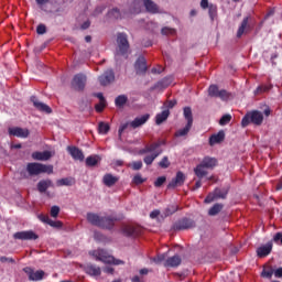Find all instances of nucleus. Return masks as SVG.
<instances>
[{
	"label": "nucleus",
	"instance_id": "79ce46f5",
	"mask_svg": "<svg viewBox=\"0 0 282 282\" xmlns=\"http://www.w3.org/2000/svg\"><path fill=\"white\" fill-rule=\"evenodd\" d=\"M98 131L100 134H108V132L110 131V124L106 122H99Z\"/></svg>",
	"mask_w": 282,
	"mask_h": 282
},
{
	"label": "nucleus",
	"instance_id": "ddd939ff",
	"mask_svg": "<svg viewBox=\"0 0 282 282\" xmlns=\"http://www.w3.org/2000/svg\"><path fill=\"white\" fill-rule=\"evenodd\" d=\"M8 133L9 135H13L17 138H29L30 135V130L29 129H23V128H19V127H12L8 129Z\"/></svg>",
	"mask_w": 282,
	"mask_h": 282
},
{
	"label": "nucleus",
	"instance_id": "338daca9",
	"mask_svg": "<svg viewBox=\"0 0 282 282\" xmlns=\"http://www.w3.org/2000/svg\"><path fill=\"white\" fill-rule=\"evenodd\" d=\"M273 274L276 279H282V267H280L275 271H273Z\"/></svg>",
	"mask_w": 282,
	"mask_h": 282
},
{
	"label": "nucleus",
	"instance_id": "774afa93",
	"mask_svg": "<svg viewBox=\"0 0 282 282\" xmlns=\"http://www.w3.org/2000/svg\"><path fill=\"white\" fill-rule=\"evenodd\" d=\"M210 4H208V0H202L200 1V8L204 10L209 9Z\"/></svg>",
	"mask_w": 282,
	"mask_h": 282
},
{
	"label": "nucleus",
	"instance_id": "6e6552de",
	"mask_svg": "<svg viewBox=\"0 0 282 282\" xmlns=\"http://www.w3.org/2000/svg\"><path fill=\"white\" fill-rule=\"evenodd\" d=\"M227 196H228V189L215 188V191L213 193H209L207 195V197L205 198V203L210 204L217 198L226 199Z\"/></svg>",
	"mask_w": 282,
	"mask_h": 282
},
{
	"label": "nucleus",
	"instance_id": "412c9836",
	"mask_svg": "<svg viewBox=\"0 0 282 282\" xmlns=\"http://www.w3.org/2000/svg\"><path fill=\"white\" fill-rule=\"evenodd\" d=\"M151 118V115L150 113H145L141 117H137L131 123L130 126L133 128V129H137L143 124H145Z\"/></svg>",
	"mask_w": 282,
	"mask_h": 282
},
{
	"label": "nucleus",
	"instance_id": "20e7f679",
	"mask_svg": "<svg viewBox=\"0 0 282 282\" xmlns=\"http://www.w3.org/2000/svg\"><path fill=\"white\" fill-rule=\"evenodd\" d=\"M263 121V115L262 112L258 110H253L251 112H248L241 120V126L246 128L249 126V123H253L256 126H261Z\"/></svg>",
	"mask_w": 282,
	"mask_h": 282
},
{
	"label": "nucleus",
	"instance_id": "f3484780",
	"mask_svg": "<svg viewBox=\"0 0 282 282\" xmlns=\"http://www.w3.org/2000/svg\"><path fill=\"white\" fill-rule=\"evenodd\" d=\"M96 261H101V263H112V256H107L106 251L99 249L93 252Z\"/></svg>",
	"mask_w": 282,
	"mask_h": 282
},
{
	"label": "nucleus",
	"instance_id": "e433bc0d",
	"mask_svg": "<svg viewBox=\"0 0 282 282\" xmlns=\"http://www.w3.org/2000/svg\"><path fill=\"white\" fill-rule=\"evenodd\" d=\"M109 20H118L121 18V11L118 8H115L107 13Z\"/></svg>",
	"mask_w": 282,
	"mask_h": 282
},
{
	"label": "nucleus",
	"instance_id": "c03bdc74",
	"mask_svg": "<svg viewBox=\"0 0 282 282\" xmlns=\"http://www.w3.org/2000/svg\"><path fill=\"white\" fill-rule=\"evenodd\" d=\"M208 14L212 21H215V18H217V6L210 4L208 8Z\"/></svg>",
	"mask_w": 282,
	"mask_h": 282
},
{
	"label": "nucleus",
	"instance_id": "6e6d98bb",
	"mask_svg": "<svg viewBox=\"0 0 282 282\" xmlns=\"http://www.w3.org/2000/svg\"><path fill=\"white\" fill-rule=\"evenodd\" d=\"M217 98H220L221 100H228L229 94L228 91H226V89H221Z\"/></svg>",
	"mask_w": 282,
	"mask_h": 282
},
{
	"label": "nucleus",
	"instance_id": "09e8293b",
	"mask_svg": "<svg viewBox=\"0 0 282 282\" xmlns=\"http://www.w3.org/2000/svg\"><path fill=\"white\" fill-rule=\"evenodd\" d=\"M231 120V116L230 115H224L220 120H219V124L220 126H226L230 122Z\"/></svg>",
	"mask_w": 282,
	"mask_h": 282
},
{
	"label": "nucleus",
	"instance_id": "0e129e2a",
	"mask_svg": "<svg viewBox=\"0 0 282 282\" xmlns=\"http://www.w3.org/2000/svg\"><path fill=\"white\" fill-rule=\"evenodd\" d=\"M39 219H40V221H42L43 224H50V221H51V218L48 217V216H45V215H40L39 216Z\"/></svg>",
	"mask_w": 282,
	"mask_h": 282
},
{
	"label": "nucleus",
	"instance_id": "69168bd1",
	"mask_svg": "<svg viewBox=\"0 0 282 282\" xmlns=\"http://www.w3.org/2000/svg\"><path fill=\"white\" fill-rule=\"evenodd\" d=\"M273 241H275V243H279L280 241L282 246V232L275 234V236L273 237Z\"/></svg>",
	"mask_w": 282,
	"mask_h": 282
},
{
	"label": "nucleus",
	"instance_id": "423d86ee",
	"mask_svg": "<svg viewBox=\"0 0 282 282\" xmlns=\"http://www.w3.org/2000/svg\"><path fill=\"white\" fill-rule=\"evenodd\" d=\"M13 239H18L20 241H36V239H39V235L33 230L18 231L13 234Z\"/></svg>",
	"mask_w": 282,
	"mask_h": 282
},
{
	"label": "nucleus",
	"instance_id": "13d9d810",
	"mask_svg": "<svg viewBox=\"0 0 282 282\" xmlns=\"http://www.w3.org/2000/svg\"><path fill=\"white\" fill-rule=\"evenodd\" d=\"M132 169L134 171H139L143 167V162L142 161H135V162H132Z\"/></svg>",
	"mask_w": 282,
	"mask_h": 282
},
{
	"label": "nucleus",
	"instance_id": "680f3d73",
	"mask_svg": "<svg viewBox=\"0 0 282 282\" xmlns=\"http://www.w3.org/2000/svg\"><path fill=\"white\" fill-rule=\"evenodd\" d=\"M110 263H113V265H124L126 264V262L123 260L116 259L115 257H111Z\"/></svg>",
	"mask_w": 282,
	"mask_h": 282
},
{
	"label": "nucleus",
	"instance_id": "6ab92c4d",
	"mask_svg": "<svg viewBox=\"0 0 282 282\" xmlns=\"http://www.w3.org/2000/svg\"><path fill=\"white\" fill-rule=\"evenodd\" d=\"M67 151L75 161L83 162L85 160L84 152L77 147H67Z\"/></svg>",
	"mask_w": 282,
	"mask_h": 282
},
{
	"label": "nucleus",
	"instance_id": "a878e982",
	"mask_svg": "<svg viewBox=\"0 0 282 282\" xmlns=\"http://www.w3.org/2000/svg\"><path fill=\"white\" fill-rule=\"evenodd\" d=\"M200 165L205 166L207 170H213L215 169V166H217V159L205 156L202 160Z\"/></svg>",
	"mask_w": 282,
	"mask_h": 282
},
{
	"label": "nucleus",
	"instance_id": "603ef678",
	"mask_svg": "<svg viewBox=\"0 0 282 282\" xmlns=\"http://www.w3.org/2000/svg\"><path fill=\"white\" fill-rule=\"evenodd\" d=\"M0 263H17V261L13 258H8L6 256L0 257Z\"/></svg>",
	"mask_w": 282,
	"mask_h": 282
},
{
	"label": "nucleus",
	"instance_id": "5701e85b",
	"mask_svg": "<svg viewBox=\"0 0 282 282\" xmlns=\"http://www.w3.org/2000/svg\"><path fill=\"white\" fill-rule=\"evenodd\" d=\"M122 232L126 237H139L141 235V229L134 226H126L123 227Z\"/></svg>",
	"mask_w": 282,
	"mask_h": 282
},
{
	"label": "nucleus",
	"instance_id": "4d7b16f0",
	"mask_svg": "<svg viewBox=\"0 0 282 282\" xmlns=\"http://www.w3.org/2000/svg\"><path fill=\"white\" fill-rule=\"evenodd\" d=\"M105 10H106V7H105V6L97 7V8L95 9V11L93 12V15H94V17H98V15H100L101 13H104Z\"/></svg>",
	"mask_w": 282,
	"mask_h": 282
},
{
	"label": "nucleus",
	"instance_id": "7ed1b4c3",
	"mask_svg": "<svg viewBox=\"0 0 282 282\" xmlns=\"http://www.w3.org/2000/svg\"><path fill=\"white\" fill-rule=\"evenodd\" d=\"M130 51V42L128 34L126 33H118L117 34V56H124L128 57V53Z\"/></svg>",
	"mask_w": 282,
	"mask_h": 282
},
{
	"label": "nucleus",
	"instance_id": "7c9ffc66",
	"mask_svg": "<svg viewBox=\"0 0 282 282\" xmlns=\"http://www.w3.org/2000/svg\"><path fill=\"white\" fill-rule=\"evenodd\" d=\"M220 210H224V204L216 203L212 208L208 210L209 217H215L219 215Z\"/></svg>",
	"mask_w": 282,
	"mask_h": 282
},
{
	"label": "nucleus",
	"instance_id": "393cba45",
	"mask_svg": "<svg viewBox=\"0 0 282 282\" xmlns=\"http://www.w3.org/2000/svg\"><path fill=\"white\" fill-rule=\"evenodd\" d=\"M271 250H272V242H268L267 245L261 246L257 249V254L262 259L263 257H268Z\"/></svg>",
	"mask_w": 282,
	"mask_h": 282
},
{
	"label": "nucleus",
	"instance_id": "dca6fc26",
	"mask_svg": "<svg viewBox=\"0 0 282 282\" xmlns=\"http://www.w3.org/2000/svg\"><path fill=\"white\" fill-rule=\"evenodd\" d=\"M134 68H135L137 74H139V75L145 74L148 72L147 58L143 56H139V58L137 59V62L134 64Z\"/></svg>",
	"mask_w": 282,
	"mask_h": 282
},
{
	"label": "nucleus",
	"instance_id": "37998d69",
	"mask_svg": "<svg viewBox=\"0 0 282 282\" xmlns=\"http://www.w3.org/2000/svg\"><path fill=\"white\" fill-rule=\"evenodd\" d=\"M219 87H217V85H212L209 86V89H208V95L210 97H215V98H218L219 97Z\"/></svg>",
	"mask_w": 282,
	"mask_h": 282
},
{
	"label": "nucleus",
	"instance_id": "c9c22d12",
	"mask_svg": "<svg viewBox=\"0 0 282 282\" xmlns=\"http://www.w3.org/2000/svg\"><path fill=\"white\" fill-rule=\"evenodd\" d=\"M177 210H180V206L172 204L165 208L164 215H165V217H171V215H175V213H177Z\"/></svg>",
	"mask_w": 282,
	"mask_h": 282
},
{
	"label": "nucleus",
	"instance_id": "de8ad7c7",
	"mask_svg": "<svg viewBox=\"0 0 282 282\" xmlns=\"http://www.w3.org/2000/svg\"><path fill=\"white\" fill-rule=\"evenodd\" d=\"M147 180L142 177L141 174H137L135 176H133L132 178V182L135 184V185H141L145 182Z\"/></svg>",
	"mask_w": 282,
	"mask_h": 282
},
{
	"label": "nucleus",
	"instance_id": "473e14b6",
	"mask_svg": "<svg viewBox=\"0 0 282 282\" xmlns=\"http://www.w3.org/2000/svg\"><path fill=\"white\" fill-rule=\"evenodd\" d=\"M160 154H162V151H161V150H158V151H155L154 153H152L151 155L144 156L143 162H144L147 165H151V164H153V162L156 160V158L160 156Z\"/></svg>",
	"mask_w": 282,
	"mask_h": 282
},
{
	"label": "nucleus",
	"instance_id": "2eb2a0df",
	"mask_svg": "<svg viewBox=\"0 0 282 282\" xmlns=\"http://www.w3.org/2000/svg\"><path fill=\"white\" fill-rule=\"evenodd\" d=\"M84 272L88 274V276H101L102 274L101 268L93 263L84 265Z\"/></svg>",
	"mask_w": 282,
	"mask_h": 282
},
{
	"label": "nucleus",
	"instance_id": "9d476101",
	"mask_svg": "<svg viewBox=\"0 0 282 282\" xmlns=\"http://www.w3.org/2000/svg\"><path fill=\"white\" fill-rule=\"evenodd\" d=\"M98 80L101 86L111 85L116 80V74L113 69H108L104 72V74L98 77Z\"/></svg>",
	"mask_w": 282,
	"mask_h": 282
},
{
	"label": "nucleus",
	"instance_id": "49530a36",
	"mask_svg": "<svg viewBox=\"0 0 282 282\" xmlns=\"http://www.w3.org/2000/svg\"><path fill=\"white\" fill-rule=\"evenodd\" d=\"M59 213H61L59 206L54 205L51 207V217H54L56 219L58 217Z\"/></svg>",
	"mask_w": 282,
	"mask_h": 282
},
{
	"label": "nucleus",
	"instance_id": "ea45409f",
	"mask_svg": "<svg viewBox=\"0 0 282 282\" xmlns=\"http://www.w3.org/2000/svg\"><path fill=\"white\" fill-rule=\"evenodd\" d=\"M191 128H193V124L187 123L183 129H180L175 132V137H184L188 134V132L191 131Z\"/></svg>",
	"mask_w": 282,
	"mask_h": 282
},
{
	"label": "nucleus",
	"instance_id": "f704fd0d",
	"mask_svg": "<svg viewBox=\"0 0 282 282\" xmlns=\"http://www.w3.org/2000/svg\"><path fill=\"white\" fill-rule=\"evenodd\" d=\"M129 101L128 96L126 95H120L115 99V105L116 107L122 108L127 105V102Z\"/></svg>",
	"mask_w": 282,
	"mask_h": 282
},
{
	"label": "nucleus",
	"instance_id": "c756f323",
	"mask_svg": "<svg viewBox=\"0 0 282 282\" xmlns=\"http://www.w3.org/2000/svg\"><path fill=\"white\" fill-rule=\"evenodd\" d=\"M169 115H171V111L169 109L163 110L161 113H158L155 117V123L162 124V122L166 121L169 119Z\"/></svg>",
	"mask_w": 282,
	"mask_h": 282
},
{
	"label": "nucleus",
	"instance_id": "72a5a7b5",
	"mask_svg": "<svg viewBox=\"0 0 282 282\" xmlns=\"http://www.w3.org/2000/svg\"><path fill=\"white\" fill-rule=\"evenodd\" d=\"M249 17L245 18L241 22V25L239 26L238 29V32H237V37H241L242 34L245 33L246 29L248 30L250 26L248 25V22H249Z\"/></svg>",
	"mask_w": 282,
	"mask_h": 282
},
{
	"label": "nucleus",
	"instance_id": "a211bd4d",
	"mask_svg": "<svg viewBox=\"0 0 282 282\" xmlns=\"http://www.w3.org/2000/svg\"><path fill=\"white\" fill-rule=\"evenodd\" d=\"M180 265H182V257L180 254L170 257L164 262V268H180Z\"/></svg>",
	"mask_w": 282,
	"mask_h": 282
},
{
	"label": "nucleus",
	"instance_id": "3c124183",
	"mask_svg": "<svg viewBox=\"0 0 282 282\" xmlns=\"http://www.w3.org/2000/svg\"><path fill=\"white\" fill-rule=\"evenodd\" d=\"M46 32H47V28H46L45 24H40V25H37V28H36V33H37L39 35H43V34H45Z\"/></svg>",
	"mask_w": 282,
	"mask_h": 282
},
{
	"label": "nucleus",
	"instance_id": "aec40b11",
	"mask_svg": "<svg viewBox=\"0 0 282 282\" xmlns=\"http://www.w3.org/2000/svg\"><path fill=\"white\" fill-rule=\"evenodd\" d=\"M142 3L147 10V12L156 14L160 13V7L152 0H142Z\"/></svg>",
	"mask_w": 282,
	"mask_h": 282
},
{
	"label": "nucleus",
	"instance_id": "864d4df0",
	"mask_svg": "<svg viewBox=\"0 0 282 282\" xmlns=\"http://www.w3.org/2000/svg\"><path fill=\"white\" fill-rule=\"evenodd\" d=\"M166 182V176L158 177L154 182L155 187H161Z\"/></svg>",
	"mask_w": 282,
	"mask_h": 282
},
{
	"label": "nucleus",
	"instance_id": "f03ea898",
	"mask_svg": "<svg viewBox=\"0 0 282 282\" xmlns=\"http://www.w3.org/2000/svg\"><path fill=\"white\" fill-rule=\"evenodd\" d=\"M26 172L29 173L30 176L40 175L42 173L53 174L54 173V166L32 162V163L26 164Z\"/></svg>",
	"mask_w": 282,
	"mask_h": 282
},
{
	"label": "nucleus",
	"instance_id": "4468645a",
	"mask_svg": "<svg viewBox=\"0 0 282 282\" xmlns=\"http://www.w3.org/2000/svg\"><path fill=\"white\" fill-rule=\"evenodd\" d=\"M184 182H186V175L184 172L178 171L176 173V176L169 183L167 188H175L177 186L184 185Z\"/></svg>",
	"mask_w": 282,
	"mask_h": 282
},
{
	"label": "nucleus",
	"instance_id": "bf43d9fd",
	"mask_svg": "<svg viewBox=\"0 0 282 282\" xmlns=\"http://www.w3.org/2000/svg\"><path fill=\"white\" fill-rule=\"evenodd\" d=\"M161 33H162L163 35H169V34L173 35V34H175V30H174V29H171V28H163V29L161 30Z\"/></svg>",
	"mask_w": 282,
	"mask_h": 282
},
{
	"label": "nucleus",
	"instance_id": "39448f33",
	"mask_svg": "<svg viewBox=\"0 0 282 282\" xmlns=\"http://www.w3.org/2000/svg\"><path fill=\"white\" fill-rule=\"evenodd\" d=\"M195 226H196L195 220L183 217L173 224L172 230H175V231L191 230L195 228Z\"/></svg>",
	"mask_w": 282,
	"mask_h": 282
},
{
	"label": "nucleus",
	"instance_id": "f257e3e1",
	"mask_svg": "<svg viewBox=\"0 0 282 282\" xmlns=\"http://www.w3.org/2000/svg\"><path fill=\"white\" fill-rule=\"evenodd\" d=\"M86 219L91 226H97V228H102L104 230H113L116 221H118V218L113 216H99L95 213H88Z\"/></svg>",
	"mask_w": 282,
	"mask_h": 282
},
{
	"label": "nucleus",
	"instance_id": "c85d7f7f",
	"mask_svg": "<svg viewBox=\"0 0 282 282\" xmlns=\"http://www.w3.org/2000/svg\"><path fill=\"white\" fill-rule=\"evenodd\" d=\"M194 173H195V175H196L199 180H202V178H204V176L208 175V169L205 167L203 164L199 163V164L196 165V167L194 169Z\"/></svg>",
	"mask_w": 282,
	"mask_h": 282
},
{
	"label": "nucleus",
	"instance_id": "bb28decb",
	"mask_svg": "<svg viewBox=\"0 0 282 282\" xmlns=\"http://www.w3.org/2000/svg\"><path fill=\"white\" fill-rule=\"evenodd\" d=\"M226 139V132L220 130L217 134H213L209 138V145H215L217 143H220Z\"/></svg>",
	"mask_w": 282,
	"mask_h": 282
},
{
	"label": "nucleus",
	"instance_id": "2f4dec72",
	"mask_svg": "<svg viewBox=\"0 0 282 282\" xmlns=\"http://www.w3.org/2000/svg\"><path fill=\"white\" fill-rule=\"evenodd\" d=\"M76 183L73 177H64L56 181L57 186H72Z\"/></svg>",
	"mask_w": 282,
	"mask_h": 282
},
{
	"label": "nucleus",
	"instance_id": "9b49d317",
	"mask_svg": "<svg viewBox=\"0 0 282 282\" xmlns=\"http://www.w3.org/2000/svg\"><path fill=\"white\" fill-rule=\"evenodd\" d=\"M30 100H31V102L33 104L34 108H35L36 110H39L40 112H45V113H47V115H50V113L53 112V109H52L50 106H47L46 104L41 102L37 97L32 96V97L30 98Z\"/></svg>",
	"mask_w": 282,
	"mask_h": 282
},
{
	"label": "nucleus",
	"instance_id": "0eeeda50",
	"mask_svg": "<svg viewBox=\"0 0 282 282\" xmlns=\"http://www.w3.org/2000/svg\"><path fill=\"white\" fill-rule=\"evenodd\" d=\"M23 272H25V274H28L29 276V281L31 282H40L44 279L45 276V271L43 270H37V271H34L32 268L30 267H25L23 269Z\"/></svg>",
	"mask_w": 282,
	"mask_h": 282
},
{
	"label": "nucleus",
	"instance_id": "cd10ccee",
	"mask_svg": "<svg viewBox=\"0 0 282 282\" xmlns=\"http://www.w3.org/2000/svg\"><path fill=\"white\" fill-rule=\"evenodd\" d=\"M32 158L37 161H47L52 158V152L51 151L33 152Z\"/></svg>",
	"mask_w": 282,
	"mask_h": 282
},
{
	"label": "nucleus",
	"instance_id": "5fc2aeb1",
	"mask_svg": "<svg viewBox=\"0 0 282 282\" xmlns=\"http://www.w3.org/2000/svg\"><path fill=\"white\" fill-rule=\"evenodd\" d=\"M107 107V101H100L98 105L95 106L97 112H101Z\"/></svg>",
	"mask_w": 282,
	"mask_h": 282
},
{
	"label": "nucleus",
	"instance_id": "e2e57ef3",
	"mask_svg": "<svg viewBox=\"0 0 282 282\" xmlns=\"http://www.w3.org/2000/svg\"><path fill=\"white\" fill-rule=\"evenodd\" d=\"M270 89H271V87H269V86H259L256 90V94L265 93V91H269Z\"/></svg>",
	"mask_w": 282,
	"mask_h": 282
},
{
	"label": "nucleus",
	"instance_id": "a18cd8bd",
	"mask_svg": "<svg viewBox=\"0 0 282 282\" xmlns=\"http://www.w3.org/2000/svg\"><path fill=\"white\" fill-rule=\"evenodd\" d=\"M159 166H161L162 169H169V166H171V162L169 161V156H164V158L159 162Z\"/></svg>",
	"mask_w": 282,
	"mask_h": 282
},
{
	"label": "nucleus",
	"instance_id": "4c0bfd02",
	"mask_svg": "<svg viewBox=\"0 0 282 282\" xmlns=\"http://www.w3.org/2000/svg\"><path fill=\"white\" fill-rule=\"evenodd\" d=\"M100 160L101 159L99 158V155H90V156L86 158V165L87 166H96Z\"/></svg>",
	"mask_w": 282,
	"mask_h": 282
},
{
	"label": "nucleus",
	"instance_id": "8fccbe9b",
	"mask_svg": "<svg viewBox=\"0 0 282 282\" xmlns=\"http://www.w3.org/2000/svg\"><path fill=\"white\" fill-rule=\"evenodd\" d=\"M48 226H51L52 228H63V223L59 220L56 221V220L50 219Z\"/></svg>",
	"mask_w": 282,
	"mask_h": 282
},
{
	"label": "nucleus",
	"instance_id": "f8f14e48",
	"mask_svg": "<svg viewBox=\"0 0 282 282\" xmlns=\"http://www.w3.org/2000/svg\"><path fill=\"white\" fill-rule=\"evenodd\" d=\"M164 144H165V142L162 140H159L151 144H147L142 150H140V154L155 153L156 151H162V149H160V147H162Z\"/></svg>",
	"mask_w": 282,
	"mask_h": 282
},
{
	"label": "nucleus",
	"instance_id": "052dcab7",
	"mask_svg": "<svg viewBox=\"0 0 282 282\" xmlns=\"http://www.w3.org/2000/svg\"><path fill=\"white\" fill-rule=\"evenodd\" d=\"M154 263H162V261H166V253L159 254L153 259Z\"/></svg>",
	"mask_w": 282,
	"mask_h": 282
},
{
	"label": "nucleus",
	"instance_id": "a19ab883",
	"mask_svg": "<svg viewBox=\"0 0 282 282\" xmlns=\"http://www.w3.org/2000/svg\"><path fill=\"white\" fill-rule=\"evenodd\" d=\"M272 274H274V270L272 269V267H264L261 272V276L263 279H272Z\"/></svg>",
	"mask_w": 282,
	"mask_h": 282
},
{
	"label": "nucleus",
	"instance_id": "4be33fe9",
	"mask_svg": "<svg viewBox=\"0 0 282 282\" xmlns=\"http://www.w3.org/2000/svg\"><path fill=\"white\" fill-rule=\"evenodd\" d=\"M119 181H120V177L119 176H115L111 173L105 174L104 177H102L104 185H106L108 187H112Z\"/></svg>",
	"mask_w": 282,
	"mask_h": 282
},
{
	"label": "nucleus",
	"instance_id": "b1692460",
	"mask_svg": "<svg viewBox=\"0 0 282 282\" xmlns=\"http://www.w3.org/2000/svg\"><path fill=\"white\" fill-rule=\"evenodd\" d=\"M50 187H54L52 180H42L36 185V188L40 193H46Z\"/></svg>",
	"mask_w": 282,
	"mask_h": 282
},
{
	"label": "nucleus",
	"instance_id": "58836bf2",
	"mask_svg": "<svg viewBox=\"0 0 282 282\" xmlns=\"http://www.w3.org/2000/svg\"><path fill=\"white\" fill-rule=\"evenodd\" d=\"M184 118L187 120V124H193V110L191 107H185L183 110Z\"/></svg>",
	"mask_w": 282,
	"mask_h": 282
},
{
	"label": "nucleus",
	"instance_id": "1a4fd4ad",
	"mask_svg": "<svg viewBox=\"0 0 282 282\" xmlns=\"http://www.w3.org/2000/svg\"><path fill=\"white\" fill-rule=\"evenodd\" d=\"M87 83V76L84 74H77L72 80V87L75 90L82 91L85 89Z\"/></svg>",
	"mask_w": 282,
	"mask_h": 282
}]
</instances>
